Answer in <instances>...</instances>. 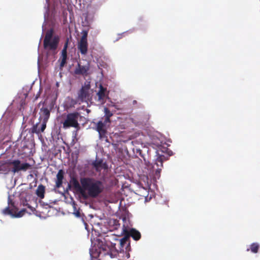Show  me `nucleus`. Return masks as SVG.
Returning <instances> with one entry per match:
<instances>
[{
  "label": "nucleus",
  "mask_w": 260,
  "mask_h": 260,
  "mask_svg": "<svg viewBox=\"0 0 260 260\" xmlns=\"http://www.w3.org/2000/svg\"><path fill=\"white\" fill-rule=\"evenodd\" d=\"M90 88V85L89 84H85L82 87L78 94V99L79 101L83 102L88 99Z\"/></svg>",
  "instance_id": "nucleus-7"
},
{
  "label": "nucleus",
  "mask_w": 260,
  "mask_h": 260,
  "mask_svg": "<svg viewBox=\"0 0 260 260\" xmlns=\"http://www.w3.org/2000/svg\"><path fill=\"white\" fill-rule=\"evenodd\" d=\"M54 29L50 28L48 30L43 41L44 48L46 50L55 51L57 49L59 42L58 36H54Z\"/></svg>",
  "instance_id": "nucleus-3"
},
{
  "label": "nucleus",
  "mask_w": 260,
  "mask_h": 260,
  "mask_svg": "<svg viewBox=\"0 0 260 260\" xmlns=\"http://www.w3.org/2000/svg\"><path fill=\"white\" fill-rule=\"evenodd\" d=\"M47 121H42V122L41 123V126L40 128H38V125L39 123H36V124H34L32 127L30 129L29 132L31 134H39L41 133L44 132L45 131L46 127V124Z\"/></svg>",
  "instance_id": "nucleus-9"
},
{
  "label": "nucleus",
  "mask_w": 260,
  "mask_h": 260,
  "mask_svg": "<svg viewBox=\"0 0 260 260\" xmlns=\"http://www.w3.org/2000/svg\"><path fill=\"white\" fill-rule=\"evenodd\" d=\"M99 90L97 93V95L99 100H104L107 95L106 94L107 88L104 87L102 85H100Z\"/></svg>",
  "instance_id": "nucleus-16"
},
{
  "label": "nucleus",
  "mask_w": 260,
  "mask_h": 260,
  "mask_svg": "<svg viewBox=\"0 0 260 260\" xmlns=\"http://www.w3.org/2000/svg\"><path fill=\"white\" fill-rule=\"evenodd\" d=\"M80 182L81 184L76 178L72 177L70 184L77 192L84 198H96L104 191V184L101 180L91 177H82Z\"/></svg>",
  "instance_id": "nucleus-2"
},
{
  "label": "nucleus",
  "mask_w": 260,
  "mask_h": 260,
  "mask_svg": "<svg viewBox=\"0 0 260 260\" xmlns=\"http://www.w3.org/2000/svg\"><path fill=\"white\" fill-rule=\"evenodd\" d=\"M28 208H30V206L29 205H28Z\"/></svg>",
  "instance_id": "nucleus-29"
},
{
  "label": "nucleus",
  "mask_w": 260,
  "mask_h": 260,
  "mask_svg": "<svg viewBox=\"0 0 260 260\" xmlns=\"http://www.w3.org/2000/svg\"><path fill=\"white\" fill-rule=\"evenodd\" d=\"M115 108H116L117 109H119V108H117V107H116V106H115Z\"/></svg>",
  "instance_id": "nucleus-28"
},
{
  "label": "nucleus",
  "mask_w": 260,
  "mask_h": 260,
  "mask_svg": "<svg viewBox=\"0 0 260 260\" xmlns=\"http://www.w3.org/2000/svg\"><path fill=\"white\" fill-rule=\"evenodd\" d=\"M76 104L77 101L72 98H68V101L66 102V106L68 108L74 107L75 105Z\"/></svg>",
  "instance_id": "nucleus-20"
},
{
  "label": "nucleus",
  "mask_w": 260,
  "mask_h": 260,
  "mask_svg": "<svg viewBox=\"0 0 260 260\" xmlns=\"http://www.w3.org/2000/svg\"><path fill=\"white\" fill-rule=\"evenodd\" d=\"M45 193V186L43 185H39L36 190L37 195L41 199L44 198Z\"/></svg>",
  "instance_id": "nucleus-19"
},
{
  "label": "nucleus",
  "mask_w": 260,
  "mask_h": 260,
  "mask_svg": "<svg viewBox=\"0 0 260 260\" xmlns=\"http://www.w3.org/2000/svg\"><path fill=\"white\" fill-rule=\"evenodd\" d=\"M89 67L88 66H82L80 63H78L74 72L76 75L86 76Z\"/></svg>",
  "instance_id": "nucleus-12"
},
{
  "label": "nucleus",
  "mask_w": 260,
  "mask_h": 260,
  "mask_svg": "<svg viewBox=\"0 0 260 260\" xmlns=\"http://www.w3.org/2000/svg\"><path fill=\"white\" fill-rule=\"evenodd\" d=\"M64 171L62 170H59L56 175V180L55 181V186L56 188H60L62 184V180L64 178Z\"/></svg>",
  "instance_id": "nucleus-14"
},
{
  "label": "nucleus",
  "mask_w": 260,
  "mask_h": 260,
  "mask_svg": "<svg viewBox=\"0 0 260 260\" xmlns=\"http://www.w3.org/2000/svg\"><path fill=\"white\" fill-rule=\"evenodd\" d=\"M107 123H105V121H99L96 124V129L99 134L100 138H104L106 136V130L105 128V125Z\"/></svg>",
  "instance_id": "nucleus-11"
},
{
  "label": "nucleus",
  "mask_w": 260,
  "mask_h": 260,
  "mask_svg": "<svg viewBox=\"0 0 260 260\" xmlns=\"http://www.w3.org/2000/svg\"><path fill=\"white\" fill-rule=\"evenodd\" d=\"M259 246L257 243H253L250 245V250L253 253H257L258 251Z\"/></svg>",
  "instance_id": "nucleus-21"
},
{
  "label": "nucleus",
  "mask_w": 260,
  "mask_h": 260,
  "mask_svg": "<svg viewBox=\"0 0 260 260\" xmlns=\"http://www.w3.org/2000/svg\"><path fill=\"white\" fill-rule=\"evenodd\" d=\"M87 35H88V31L87 30H83L82 31V36L80 41H87Z\"/></svg>",
  "instance_id": "nucleus-23"
},
{
  "label": "nucleus",
  "mask_w": 260,
  "mask_h": 260,
  "mask_svg": "<svg viewBox=\"0 0 260 260\" xmlns=\"http://www.w3.org/2000/svg\"><path fill=\"white\" fill-rule=\"evenodd\" d=\"M40 120L42 119V121H48L50 115V111L47 108L42 107L40 109Z\"/></svg>",
  "instance_id": "nucleus-13"
},
{
  "label": "nucleus",
  "mask_w": 260,
  "mask_h": 260,
  "mask_svg": "<svg viewBox=\"0 0 260 260\" xmlns=\"http://www.w3.org/2000/svg\"><path fill=\"white\" fill-rule=\"evenodd\" d=\"M78 48L82 55L86 54L88 49L87 41H80L78 43Z\"/></svg>",
  "instance_id": "nucleus-15"
},
{
  "label": "nucleus",
  "mask_w": 260,
  "mask_h": 260,
  "mask_svg": "<svg viewBox=\"0 0 260 260\" xmlns=\"http://www.w3.org/2000/svg\"><path fill=\"white\" fill-rule=\"evenodd\" d=\"M162 166V160L160 157H158L156 159L155 162L152 168H153V169H155L156 170V172L159 173V172L161 170Z\"/></svg>",
  "instance_id": "nucleus-17"
},
{
  "label": "nucleus",
  "mask_w": 260,
  "mask_h": 260,
  "mask_svg": "<svg viewBox=\"0 0 260 260\" xmlns=\"http://www.w3.org/2000/svg\"><path fill=\"white\" fill-rule=\"evenodd\" d=\"M121 233L124 235V237L120 240L115 239V243L110 241L108 235L103 238H98L96 239V244L99 249V254L104 255H109L112 257L119 252H126L130 248L129 237H131L135 241H138L141 238V234L139 231L134 228L128 230L124 225L122 226Z\"/></svg>",
  "instance_id": "nucleus-1"
},
{
  "label": "nucleus",
  "mask_w": 260,
  "mask_h": 260,
  "mask_svg": "<svg viewBox=\"0 0 260 260\" xmlns=\"http://www.w3.org/2000/svg\"><path fill=\"white\" fill-rule=\"evenodd\" d=\"M68 46V40L66 42L64 45L63 49L61 51V55L59 59H61V62L60 63V67L62 68L64 67L67 62V48Z\"/></svg>",
  "instance_id": "nucleus-10"
},
{
  "label": "nucleus",
  "mask_w": 260,
  "mask_h": 260,
  "mask_svg": "<svg viewBox=\"0 0 260 260\" xmlns=\"http://www.w3.org/2000/svg\"><path fill=\"white\" fill-rule=\"evenodd\" d=\"M91 166L96 172L100 173L102 170H107L108 165L106 162H104L102 159H96L91 163Z\"/></svg>",
  "instance_id": "nucleus-8"
},
{
  "label": "nucleus",
  "mask_w": 260,
  "mask_h": 260,
  "mask_svg": "<svg viewBox=\"0 0 260 260\" xmlns=\"http://www.w3.org/2000/svg\"><path fill=\"white\" fill-rule=\"evenodd\" d=\"M126 256L127 257V258L129 257V254L128 253L126 254Z\"/></svg>",
  "instance_id": "nucleus-27"
},
{
  "label": "nucleus",
  "mask_w": 260,
  "mask_h": 260,
  "mask_svg": "<svg viewBox=\"0 0 260 260\" xmlns=\"http://www.w3.org/2000/svg\"><path fill=\"white\" fill-rule=\"evenodd\" d=\"M113 222L114 225H115V228H114L115 229L117 230L118 229V228L120 227V224L119 223V221H118L117 220H113Z\"/></svg>",
  "instance_id": "nucleus-25"
},
{
  "label": "nucleus",
  "mask_w": 260,
  "mask_h": 260,
  "mask_svg": "<svg viewBox=\"0 0 260 260\" xmlns=\"http://www.w3.org/2000/svg\"><path fill=\"white\" fill-rule=\"evenodd\" d=\"M81 117L78 112H74L67 114L66 115L64 120L61 122L62 127L64 129L70 127H74L77 129L80 128V124L78 123L79 118Z\"/></svg>",
  "instance_id": "nucleus-4"
},
{
  "label": "nucleus",
  "mask_w": 260,
  "mask_h": 260,
  "mask_svg": "<svg viewBox=\"0 0 260 260\" xmlns=\"http://www.w3.org/2000/svg\"><path fill=\"white\" fill-rule=\"evenodd\" d=\"M9 165H13V168L12 171L13 173L18 172L20 171H26L27 170L31 168V165L27 163L21 164V161L18 160H13L8 162Z\"/></svg>",
  "instance_id": "nucleus-6"
},
{
  "label": "nucleus",
  "mask_w": 260,
  "mask_h": 260,
  "mask_svg": "<svg viewBox=\"0 0 260 260\" xmlns=\"http://www.w3.org/2000/svg\"><path fill=\"white\" fill-rule=\"evenodd\" d=\"M25 211V209H23L18 211V209L15 206L14 203L9 197L8 206L3 210L2 213L4 215H10L13 217H20L24 215Z\"/></svg>",
  "instance_id": "nucleus-5"
},
{
  "label": "nucleus",
  "mask_w": 260,
  "mask_h": 260,
  "mask_svg": "<svg viewBox=\"0 0 260 260\" xmlns=\"http://www.w3.org/2000/svg\"><path fill=\"white\" fill-rule=\"evenodd\" d=\"M157 151H160L163 153H168L170 155H171V154H170V152H171V153H172V152L171 150H169V149L167 147H163L161 145H160L158 147Z\"/></svg>",
  "instance_id": "nucleus-22"
},
{
  "label": "nucleus",
  "mask_w": 260,
  "mask_h": 260,
  "mask_svg": "<svg viewBox=\"0 0 260 260\" xmlns=\"http://www.w3.org/2000/svg\"><path fill=\"white\" fill-rule=\"evenodd\" d=\"M73 214L76 216L77 217H81V214L80 213V210H77L75 205H74V212Z\"/></svg>",
  "instance_id": "nucleus-24"
},
{
  "label": "nucleus",
  "mask_w": 260,
  "mask_h": 260,
  "mask_svg": "<svg viewBox=\"0 0 260 260\" xmlns=\"http://www.w3.org/2000/svg\"><path fill=\"white\" fill-rule=\"evenodd\" d=\"M104 113L105 123H107L110 122V117L113 115V113L107 107L104 108Z\"/></svg>",
  "instance_id": "nucleus-18"
},
{
  "label": "nucleus",
  "mask_w": 260,
  "mask_h": 260,
  "mask_svg": "<svg viewBox=\"0 0 260 260\" xmlns=\"http://www.w3.org/2000/svg\"><path fill=\"white\" fill-rule=\"evenodd\" d=\"M137 101H136V100H134V101H133V105H135V104H137Z\"/></svg>",
  "instance_id": "nucleus-26"
}]
</instances>
